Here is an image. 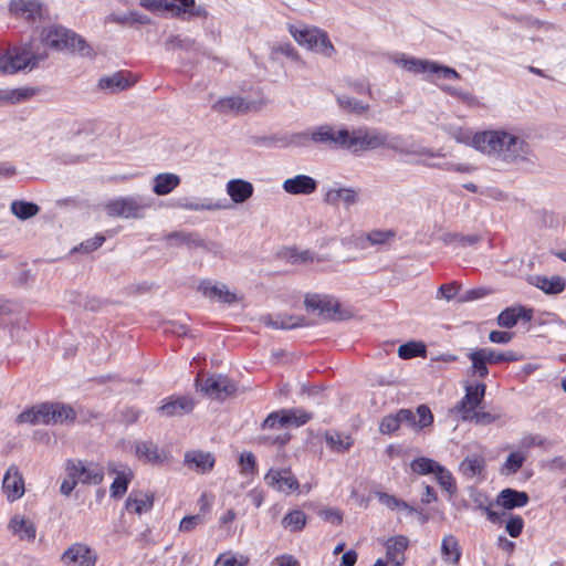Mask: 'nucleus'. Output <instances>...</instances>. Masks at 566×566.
Instances as JSON below:
<instances>
[{
    "instance_id": "1",
    "label": "nucleus",
    "mask_w": 566,
    "mask_h": 566,
    "mask_svg": "<svg viewBox=\"0 0 566 566\" xmlns=\"http://www.w3.org/2000/svg\"><path fill=\"white\" fill-rule=\"evenodd\" d=\"M526 144L520 137L502 129H490L474 134L473 148L489 156H502L515 160L524 153Z\"/></svg>"
},
{
    "instance_id": "2",
    "label": "nucleus",
    "mask_w": 566,
    "mask_h": 566,
    "mask_svg": "<svg viewBox=\"0 0 566 566\" xmlns=\"http://www.w3.org/2000/svg\"><path fill=\"white\" fill-rule=\"evenodd\" d=\"M76 417L75 410L61 402H42L29 409H25L17 417L18 423L30 424H56L65 422H74Z\"/></svg>"
},
{
    "instance_id": "3",
    "label": "nucleus",
    "mask_w": 566,
    "mask_h": 566,
    "mask_svg": "<svg viewBox=\"0 0 566 566\" xmlns=\"http://www.w3.org/2000/svg\"><path fill=\"white\" fill-rule=\"evenodd\" d=\"M48 59L45 50L39 51L33 43L8 50L0 56V74H14L21 70L36 67Z\"/></svg>"
},
{
    "instance_id": "4",
    "label": "nucleus",
    "mask_w": 566,
    "mask_h": 566,
    "mask_svg": "<svg viewBox=\"0 0 566 566\" xmlns=\"http://www.w3.org/2000/svg\"><path fill=\"white\" fill-rule=\"evenodd\" d=\"M41 38L45 46L56 51L77 52L83 56H88L92 52L91 46L83 38L61 25L43 29Z\"/></svg>"
},
{
    "instance_id": "5",
    "label": "nucleus",
    "mask_w": 566,
    "mask_h": 566,
    "mask_svg": "<svg viewBox=\"0 0 566 566\" xmlns=\"http://www.w3.org/2000/svg\"><path fill=\"white\" fill-rule=\"evenodd\" d=\"M349 135L348 150H352L354 154L378 148L399 150L396 143L398 138L390 139L386 133L379 129L360 126L349 130Z\"/></svg>"
},
{
    "instance_id": "6",
    "label": "nucleus",
    "mask_w": 566,
    "mask_h": 566,
    "mask_svg": "<svg viewBox=\"0 0 566 566\" xmlns=\"http://www.w3.org/2000/svg\"><path fill=\"white\" fill-rule=\"evenodd\" d=\"M289 31L298 44L304 45L312 51L328 57L335 53V48L331 42L328 34L318 28H298L291 24L289 27Z\"/></svg>"
},
{
    "instance_id": "7",
    "label": "nucleus",
    "mask_w": 566,
    "mask_h": 566,
    "mask_svg": "<svg viewBox=\"0 0 566 566\" xmlns=\"http://www.w3.org/2000/svg\"><path fill=\"white\" fill-rule=\"evenodd\" d=\"M150 205L143 197H120L105 203V211L109 217L138 219Z\"/></svg>"
},
{
    "instance_id": "8",
    "label": "nucleus",
    "mask_w": 566,
    "mask_h": 566,
    "mask_svg": "<svg viewBox=\"0 0 566 566\" xmlns=\"http://www.w3.org/2000/svg\"><path fill=\"white\" fill-rule=\"evenodd\" d=\"M310 139L318 145L331 149H347L349 130L346 128L336 129L334 126L325 124L312 129L308 134Z\"/></svg>"
},
{
    "instance_id": "9",
    "label": "nucleus",
    "mask_w": 566,
    "mask_h": 566,
    "mask_svg": "<svg viewBox=\"0 0 566 566\" xmlns=\"http://www.w3.org/2000/svg\"><path fill=\"white\" fill-rule=\"evenodd\" d=\"M313 418L311 412L302 408L282 409L270 413L263 421V428L301 427Z\"/></svg>"
},
{
    "instance_id": "10",
    "label": "nucleus",
    "mask_w": 566,
    "mask_h": 566,
    "mask_svg": "<svg viewBox=\"0 0 566 566\" xmlns=\"http://www.w3.org/2000/svg\"><path fill=\"white\" fill-rule=\"evenodd\" d=\"M66 473L71 479H76L83 484H99L104 479V470L98 464H85L81 460H67L65 467Z\"/></svg>"
},
{
    "instance_id": "11",
    "label": "nucleus",
    "mask_w": 566,
    "mask_h": 566,
    "mask_svg": "<svg viewBox=\"0 0 566 566\" xmlns=\"http://www.w3.org/2000/svg\"><path fill=\"white\" fill-rule=\"evenodd\" d=\"M197 387L211 399L224 400L234 392L235 386L231 380L222 375L202 378L198 375L196 379Z\"/></svg>"
},
{
    "instance_id": "12",
    "label": "nucleus",
    "mask_w": 566,
    "mask_h": 566,
    "mask_svg": "<svg viewBox=\"0 0 566 566\" xmlns=\"http://www.w3.org/2000/svg\"><path fill=\"white\" fill-rule=\"evenodd\" d=\"M405 70L412 73H432L437 74L438 77L448 80H459L460 74L452 67L439 65L428 60H421L416 57L402 59L399 61Z\"/></svg>"
},
{
    "instance_id": "13",
    "label": "nucleus",
    "mask_w": 566,
    "mask_h": 566,
    "mask_svg": "<svg viewBox=\"0 0 566 566\" xmlns=\"http://www.w3.org/2000/svg\"><path fill=\"white\" fill-rule=\"evenodd\" d=\"M486 386L483 382L465 387L464 397L455 405L454 410L461 415L463 421L471 420V416L482 402Z\"/></svg>"
},
{
    "instance_id": "14",
    "label": "nucleus",
    "mask_w": 566,
    "mask_h": 566,
    "mask_svg": "<svg viewBox=\"0 0 566 566\" xmlns=\"http://www.w3.org/2000/svg\"><path fill=\"white\" fill-rule=\"evenodd\" d=\"M169 247H186L189 250L201 249L210 251L209 243L196 231H174L164 237Z\"/></svg>"
},
{
    "instance_id": "15",
    "label": "nucleus",
    "mask_w": 566,
    "mask_h": 566,
    "mask_svg": "<svg viewBox=\"0 0 566 566\" xmlns=\"http://www.w3.org/2000/svg\"><path fill=\"white\" fill-rule=\"evenodd\" d=\"M134 451L138 460L153 465H160L169 460V452L151 440L136 441Z\"/></svg>"
},
{
    "instance_id": "16",
    "label": "nucleus",
    "mask_w": 566,
    "mask_h": 566,
    "mask_svg": "<svg viewBox=\"0 0 566 566\" xmlns=\"http://www.w3.org/2000/svg\"><path fill=\"white\" fill-rule=\"evenodd\" d=\"M265 480L275 490L291 494L300 489V483L291 469H271Z\"/></svg>"
},
{
    "instance_id": "17",
    "label": "nucleus",
    "mask_w": 566,
    "mask_h": 566,
    "mask_svg": "<svg viewBox=\"0 0 566 566\" xmlns=\"http://www.w3.org/2000/svg\"><path fill=\"white\" fill-rule=\"evenodd\" d=\"M482 510L486 518L493 524H501L503 518L507 516V521L505 523V531L509 533L511 537H518L524 530V520L520 515L506 514L505 512H496L492 510V505L479 506Z\"/></svg>"
},
{
    "instance_id": "18",
    "label": "nucleus",
    "mask_w": 566,
    "mask_h": 566,
    "mask_svg": "<svg viewBox=\"0 0 566 566\" xmlns=\"http://www.w3.org/2000/svg\"><path fill=\"white\" fill-rule=\"evenodd\" d=\"M135 84L128 72L119 71L111 75L102 76L98 80L97 87L106 94H117L126 91Z\"/></svg>"
},
{
    "instance_id": "19",
    "label": "nucleus",
    "mask_w": 566,
    "mask_h": 566,
    "mask_svg": "<svg viewBox=\"0 0 566 566\" xmlns=\"http://www.w3.org/2000/svg\"><path fill=\"white\" fill-rule=\"evenodd\" d=\"M61 559L67 566H94L96 562L91 548L80 543L69 547Z\"/></svg>"
},
{
    "instance_id": "20",
    "label": "nucleus",
    "mask_w": 566,
    "mask_h": 566,
    "mask_svg": "<svg viewBox=\"0 0 566 566\" xmlns=\"http://www.w3.org/2000/svg\"><path fill=\"white\" fill-rule=\"evenodd\" d=\"M2 492L8 501L13 502L24 494V481L18 467L11 465L2 481Z\"/></svg>"
},
{
    "instance_id": "21",
    "label": "nucleus",
    "mask_w": 566,
    "mask_h": 566,
    "mask_svg": "<svg viewBox=\"0 0 566 566\" xmlns=\"http://www.w3.org/2000/svg\"><path fill=\"white\" fill-rule=\"evenodd\" d=\"M401 423H407L415 429H423L431 426L433 422V415L426 405H420L416 413L410 409H400L398 411Z\"/></svg>"
},
{
    "instance_id": "22",
    "label": "nucleus",
    "mask_w": 566,
    "mask_h": 566,
    "mask_svg": "<svg viewBox=\"0 0 566 566\" xmlns=\"http://www.w3.org/2000/svg\"><path fill=\"white\" fill-rule=\"evenodd\" d=\"M193 409V400L188 396H171L159 408L158 411L166 417L182 416Z\"/></svg>"
},
{
    "instance_id": "23",
    "label": "nucleus",
    "mask_w": 566,
    "mask_h": 566,
    "mask_svg": "<svg viewBox=\"0 0 566 566\" xmlns=\"http://www.w3.org/2000/svg\"><path fill=\"white\" fill-rule=\"evenodd\" d=\"M528 501L530 496L526 492L507 488L497 494L495 504L506 511H511L525 506Z\"/></svg>"
},
{
    "instance_id": "24",
    "label": "nucleus",
    "mask_w": 566,
    "mask_h": 566,
    "mask_svg": "<svg viewBox=\"0 0 566 566\" xmlns=\"http://www.w3.org/2000/svg\"><path fill=\"white\" fill-rule=\"evenodd\" d=\"M154 494L143 491H132L126 499L125 509L129 513L142 515L151 511L154 506Z\"/></svg>"
},
{
    "instance_id": "25",
    "label": "nucleus",
    "mask_w": 566,
    "mask_h": 566,
    "mask_svg": "<svg viewBox=\"0 0 566 566\" xmlns=\"http://www.w3.org/2000/svg\"><path fill=\"white\" fill-rule=\"evenodd\" d=\"M409 541L403 535L390 537L386 542V557L392 566H402L406 557L405 552L408 548Z\"/></svg>"
},
{
    "instance_id": "26",
    "label": "nucleus",
    "mask_w": 566,
    "mask_h": 566,
    "mask_svg": "<svg viewBox=\"0 0 566 566\" xmlns=\"http://www.w3.org/2000/svg\"><path fill=\"white\" fill-rule=\"evenodd\" d=\"M198 289L210 300H216L226 304L237 302V295L230 292L224 284H213L211 281L205 280L199 284Z\"/></svg>"
},
{
    "instance_id": "27",
    "label": "nucleus",
    "mask_w": 566,
    "mask_h": 566,
    "mask_svg": "<svg viewBox=\"0 0 566 566\" xmlns=\"http://www.w3.org/2000/svg\"><path fill=\"white\" fill-rule=\"evenodd\" d=\"M214 457L209 452L188 451L185 454V464L199 473L210 472L214 467Z\"/></svg>"
},
{
    "instance_id": "28",
    "label": "nucleus",
    "mask_w": 566,
    "mask_h": 566,
    "mask_svg": "<svg viewBox=\"0 0 566 566\" xmlns=\"http://www.w3.org/2000/svg\"><path fill=\"white\" fill-rule=\"evenodd\" d=\"M317 188L316 181L306 175H298L294 178L286 179L283 182V189L290 195H311Z\"/></svg>"
},
{
    "instance_id": "29",
    "label": "nucleus",
    "mask_w": 566,
    "mask_h": 566,
    "mask_svg": "<svg viewBox=\"0 0 566 566\" xmlns=\"http://www.w3.org/2000/svg\"><path fill=\"white\" fill-rule=\"evenodd\" d=\"M533 318V310L524 306L507 307L497 316V324L501 327L512 328L518 319L530 322Z\"/></svg>"
},
{
    "instance_id": "30",
    "label": "nucleus",
    "mask_w": 566,
    "mask_h": 566,
    "mask_svg": "<svg viewBox=\"0 0 566 566\" xmlns=\"http://www.w3.org/2000/svg\"><path fill=\"white\" fill-rule=\"evenodd\" d=\"M10 12L27 20H35L41 17V3L38 0H12Z\"/></svg>"
},
{
    "instance_id": "31",
    "label": "nucleus",
    "mask_w": 566,
    "mask_h": 566,
    "mask_svg": "<svg viewBox=\"0 0 566 566\" xmlns=\"http://www.w3.org/2000/svg\"><path fill=\"white\" fill-rule=\"evenodd\" d=\"M467 356L471 361L468 374L471 377L485 379L489 376V363L482 347L472 349Z\"/></svg>"
},
{
    "instance_id": "32",
    "label": "nucleus",
    "mask_w": 566,
    "mask_h": 566,
    "mask_svg": "<svg viewBox=\"0 0 566 566\" xmlns=\"http://www.w3.org/2000/svg\"><path fill=\"white\" fill-rule=\"evenodd\" d=\"M181 182L178 175L172 172H163L155 176L153 180V191L157 196L169 195Z\"/></svg>"
},
{
    "instance_id": "33",
    "label": "nucleus",
    "mask_w": 566,
    "mask_h": 566,
    "mask_svg": "<svg viewBox=\"0 0 566 566\" xmlns=\"http://www.w3.org/2000/svg\"><path fill=\"white\" fill-rule=\"evenodd\" d=\"M442 559L452 565H458L462 556V549L454 535H447L441 543Z\"/></svg>"
},
{
    "instance_id": "34",
    "label": "nucleus",
    "mask_w": 566,
    "mask_h": 566,
    "mask_svg": "<svg viewBox=\"0 0 566 566\" xmlns=\"http://www.w3.org/2000/svg\"><path fill=\"white\" fill-rule=\"evenodd\" d=\"M325 442L333 452L344 453L353 447L354 439L352 436L338 431H327Z\"/></svg>"
},
{
    "instance_id": "35",
    "label": "nucleus",
    "mask_w": 566,
    "mask_h": 566,
    "mask_svg": "<svg viewBox=\"0 0 566 566\" xmlns=\"http://www.w3.org/2000/svg\"><path fill=\"white\" fill-rule=\"evenodd\" d=\"M213 109L221 114H239L245 113L248 104L242 97L230 96L219 99L213 105Z\"/></svg>"
},
{
    "instance_id": "36",
    "label": "nucleus",
    "mask_w": 566,
    "mask_h": 566,
    "mask_svg": "<svg viewBox=\"0 0 566 566\" xmlns=\"http://www.w3.org/2000/svg\"><path fill=\"white\" fill-rule=\"evenodd\" d=\"M459 469L467 479H472L484 472L485 459L481 454L469 455L461 462Z\"/></svg>"
},
{
    "instance_id": "37",
    "label": "nucleus",
    "mask_w": 566,
    "mask_h": 566,
    "mask_svg": "<svg viewBox=\"0 0 566 566\" xmlns=\"http://www.w3.org/2000/svg\"><path fill=\"white\" fill-rule=\"evenodd\" d=\"M358 200V193L352 188H338L331 189L325 196V201L331 205H337L343 201L347 206L356 203Z\"/></svg>"
},
{
    "instance_id": "38",
    "label": "nucleus",
    "mask_w": 566,
    "mask_h": 566,
    "mask_svg": "<svg viewBox=\"0 0 566 566\" xmlns=\"http://www.w3.org/2000/svg\"><path fill=\"white\" fill-rule=\"evenodd\" d=\"M535 285L546 294H558L565 290L566 283L562 276H535Z\"/></svg>"
},
{
    "instance_id": "39",
    "label": "nucleus",
    "mask_w": 566,
    "mask_h": 566,
    "mask_svg": "<svg viewBox=\"0 0 566 566\" xmlns=\"http://www.w3.org/2000/svg\"><path fill=\"white\" fill-rule=\"evenodd\" d=\"M262 319L269 326L284 329L295 328L305 324L304 317L293 315H277L275 319L268 315Z\"/></svg>"
},
{
    "instance_id": "40",
    "label": "nucleus",
    "mask_w": 566,
    "mask_h": 566,
    "mask_svg": "<svg viewBox=\"0 0 566 566\" xmlns=\"http://www.w3.org/2000/svg\"><path fill=\"white\" fill-rule=\"evenodd\" d=\"M34 95V90L29 87L0 90V104H17L29 99Z\"/></svg>"
},
{
    "instance_id": "41",
    "label": "nucleus",
    "mask_w": 566,
    "mask_h": 566,
    "mask_svg": "<svg viewBox=\"0 0 566 566\" xmlns=\"http://www.w3.org/2000/svg\"><path fill=\"white\" fill-rule=\"evenodd\" d=\"M178 208L190 210V211H202V210H219L224 208V205L214 202L211 199H205L203 201L192 200L189 198H182L177 203Z\"/></svg>"
},
{
    "instance_id": "42",
    "label": "nucleus",
    "mask_w": 566,
    "mask_h": 566,
    "mask_svg": "<svg viewBox=\"0 0 566 566\" xmlns=\"http://www.w3.org/2000/svg\"><path fill=\"white\" fill-rule=\"evenodd\" d=\"M10 527L12 528L13 533L20 536L21 539L33 541L35 538L36 528L34 524L29 520L14 516L10 521Z\"/></svg>"
},
{
    "instance_id": "43",
    "label": "nucleus",
    "mask_w": 566,
    "mask_h": 566,
    "mask_svg": "<svg viewBox=\"0 0 566 566\" xmlns=\"http://www.w3.org/2000/svg\"><path fill=\"white\" fill-rule=\"evenodd\" d=\"M11 212L20 220H27L40 211V207L33 202L14 200L10 206Z\"/></svg>"
},
{
    "instance_id": "44",
    "label": "nucleus",
    "mask_w": 566,
    "mask_h": 566,
    "mask_svg": "<svg viewBox=\"0 0 566 566\" xmlns=\"http://www.w3.org/2000/svg\"><path fill=\"white\" fill-rule=\"evenodd\" d=\"M489 365H497L502 363H512V361H518L522 359L521 355H518L516 352L509 350V352H496L489 347H482Z\"/></svg>"
},
{
    "instance_id": "45",
    "label": "nucleus",
    "mask_w": 566,
    "mask_h": 566,
    "mask_svg": "<svg viewBox=\"0 0 566 566\" xmlns=\"http://www.w3.org/2000/svg\"><path fill=\"white\" fill-rule=\"evenodd\" d=\"M281 258L292 264H302L314 261V255L311 251H298L296 248H285L280 252Z\"/></svg>"
},
{
    "instance_id": "46",
    "label": "nucleus",
    "mask_w": 566,
    "mask_h": 566,
    "mask_svg": "<svg viewBox=\"0 0 566 566\" xmlns=\"http://www.w3.org/2000/svg\"><path fill=\"white\" fill-rule=\"evenodd\" d=\"M337 103L342 109L350 114L363 115L369 111L368 104H364L347 95H339L337 97Z\"/></svg>"
},
{
    "instance_id": "47",
    "label": "nucleus",
    "mask_w": 566,
    "mask_h": 566,
    "mask_svg": "<svg viewBox=\"0 0 566 566\" xmlns=\"http://www.w3.org/2000/svg\"><path fill=\"white\" fill-rule=\"evenodd\" d=\"M227 192L234 202H244L248 199V181L230 180L227 185Z\"/></svg>"
},
{
    "instance_id": "48",
    "label": "nucleus",
    "mask_w": 566,
    "mask_h": 566,
    "mask_svg": "<svg viewBox=\"0 0 566 566\" xmlns=\"http://www.w3.org/2000/svg\"><path fill=\"white\" fill-rule=\"evenodd\" d=\"M282 524L292 532H298L306 524V515L300 510H294L284 516Z\"/></svg>"
},
{
    "instance_id": "49",
    "label": "nucleus",
    "mask_w": 566,
    "mask_h": 566,
    "mask_svg": "<svg viewBox=\"0 0 566 566\" xmlns=\"http://www.w3.org/2000/svg\"><path fill=\"white\" fill-rule=\"evenodd\" d=\"M319 316L327 319H345L348 317V312L342 310L338 301L328 296V305H324Z\"/></svg>"
},
{
    "instance_id": "50",
    "label": "nucleus",
    "mask_w": 566,
    "mask_h": 566,
    "mask_svg": "<svg viewBox=\"0 0 566 566\" xmlns=\"http://www.w3.org/2000/svg\"><path fill=\"white\" fill-rule=\"evenodd\" d=\"M438 465H439V463L437 461L426 458V457H420V458L415 459L411 462L410 468H411L412 472H415L419 475H426L429 473H434Z\"/></svg>"
},
{
    "instance_id": "51",
    "label": "nucleus",
    "mask_w": 566,
    "mask_h": 566,
    "mask_svg": "<svg viewBox=\"0 0 566 566\" xmlns=\"http://www.w3.org/2000/svg\"><path fill=\"white\" fill-rule=\"evenodd\" d=\"M398 355L401 359H411L426 355V346L422 343L409 342L398 348Z\"/></svg>"
},
{
    "instance_id": "52",
    "label": "nucleus",
    "mask_w": 566,
    "mask_h": 566,
    "mask_svg": "<svg viewBox=\"0 0 566 566\" xmlns=\"http://www.w3.org/2000/svg\"><path fill=\"white\" fill-rule=\"evenodd\" d=\"M132 473L119 472L111 485V496L114 499L122 497L128 489Z\"/></svg>"
},
{
    "instance_id": "53",
    "label": "nucleus",
    "mask_w": 566,
    "mask_h": 566,
    "mask_svg": "<svg viewBox=\"0 0 566 566\" xmlns=\"http://www.w3.org/2000/svg\"><path fill=\"white\" fill-rule=\"evenodd\" d=\"M196 42L190 38H182L180 35H170L165 41V49L167 51L184 50L190 51L195 49Z\"/></svg>"
},
{
    "instance_id": "54",
    "label": "nucleus",
    "mask_w": 566,
    "mask_h": 566,
    "mask_svg": "<svg viewBox=\"0 0 566 566\" xmlns=\"http://www.w3.org/2000/svg\"><path fill=\"white\" fill-rule=\"evenodd\" d=\"M377 497L379 502H381L384 505H386L390 510H407L409 513H413L415 509L409 505L407 502L396 497L395 495L385 493V492H378Z\"/></svg>"
},
{
    "instance_id": "55",
    "label": "nucleus",
    "mask_w": 566,
    "mask_h": 566,
    "mask_svg": "<svg viewBox=\"0 0 566 566\" xmlns=\"http://www.w3.org/2000/svg\"><path fill=\"white\" fill-rule=\"evenodd\" d=\"M440 486L448 491L449 493H454L457 491L455 481L449 470H447L441 464L438 465L437 470L433 473Z\"/></svg>"
},
{
    "instance_id": "56",
    "label": "nucleus",
    "mask_w": 566,
    "mask_h": 566,
    "mask_svg": "<svg viewBox=\"0 0 566 566\" xmlns=\"http://www.w3.org/2000/svg\"><path fill=\"white\" fill-rule=\"evenodd\" d=\"M328 305V296L319 295V294H311L305 298V306L308 312L317 313L321 315V312L324 308V305Z\"/></svg>"
},
{
    "instance_id": "57",
    "label": "nucleus",
    "mask_w": 566,
    "mask_h": 566,
    "mask_svg": "<svg viewBox=\"0 0 566 566\" xmlns=\"http://www.w3.org/2000/svg\"><path fill=\"white\" fill-rule=\"evenodd\" d=\"M279 55H284L287 59L301 62V57L297 53V51L294 49V46L291 43H281L272 49V56L273 59H277Z\"/></svg>"
},
{
    "instance_id": "58",
    "label": "nucleus",
    "mask_w": 566,
    "mask_h": 566,
    "mask_svg": "<svg viewBox=\"0 0 566 566\" xmlns=\"http://www.w3.org/2000/svg\"><path fill=\"white\" fill-rule=\"evenodd\" d=\"M400 426H401V421H400L398 412L396 415H388L382 418L380 426H379V431L382 434H391V433L396 432L400 428Z\"/></svg>"
},
{
    "instance_id": "59",
    "label": "nucleus",
    "mask_w": 566,
    "mask_h": 566,
    "mask_svg": "<svg viewBox=\"0 0 566 566\" xmlns=\"http://www.w3.org/2000/svg\"><path fill=\"white\" fill-rule=\"evenodd\" d=\"M396 237L394 230H373L367 234V240L371 245L385 244Z\"/></svg>"
},
{
    "instance_id": "60",
    "label": "nucleus",
    "mask_w": 566,
    "mask_h": 566,
    "mask_svg": "<svg viewBox=\"0 0 566 566\" xmlns=\"http://www.w3.org/2000/svg\"><path fill=\"white\" fill-rule=\"evenodd\" d=\"M139 4L151 12L168 11L175 7L174 2L167 0H139Z\"/></svg>"
},
{
    "instance_id": "61",
    "label": "nucleus",
    "mask_w": 566,
    "mask_h": 566,
    "mask_svg": "<svg viewBox=\"0 0 566 566\" xmlns=\"http://www.w3.org/2000/svg\"><path fill=\"white\" fill-rule=\"evenodd\" d=\"M443 91L447 92L449 95L460 99L461 102L465 103L467 105L469 106H473L475 105L478 102H476V98L474 95L468 93V92H463L459 88H454V87H451V86H446L443 87Z\"/></svg>"
},
{
    "instance_id": "62",
    "label": "nucleus",
    "mask_w": 566,
    "mask_h": 566,
    "mask_svg": "<svg viewBox=\"0 0 566 566\" xmlns=\"http://www.w3.org/2000/svg\"><path fill=\"white\" fill-rule=\"evenodd\" d=\"M525 461V457L520 452H512L506 461H505V469L511 473H516L523 465Z\"/></svg>"
},
{
    "instance_id": "63",
    "label": "nucleus",
    "mask_w": 566,
    "mask_h": 566,
    "mask_svg": "<svg viewBox=\"0 0 566 566\" xmlns=\"http://www.w3.org/2000/svg\"><path fill=\"white\" fill-rule=\"evenodd\" d=\"M140 413V410L135 407H126L120 411L119 421L125 424H133L138 420Z\"/></svg>"
},
{
    "instance_id": "64",
    "label": "nucleus",
    "mask_w": 566,
    "mask_h": 566,
    "mask_svg": "<svg viewBox=\"0 0 566 566\" xmlns=\"http://www.w3.org/2000/svg\"><path fill=\"white\" fill-rule=\"evenodd\" d=\"M245 563V559L239 560L233 554L224 553L217 558L216 566H243Z\"/></svg>"
}]
</instances>
